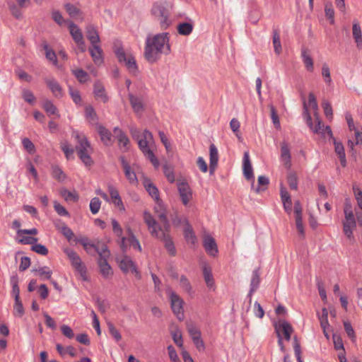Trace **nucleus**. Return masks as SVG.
Instances as JSON below:
<instances>
[{
  "mask_svg": "<svg viewBox=\"0 0 362 362\" xmlns=\"http://www.w3.org/2000/svg\"><path fill=\"white\" fill-rule=\"evenodd\" d=\"M89 52L95 65L100 66L103 64V52L99 45H92L89 48Z\"/></svg>",
  "mask_w": 362,
  "mask_h": 362,
  "instance_id": "nucleus-16",
  "label": "nucleus"
},
{
  "mask_svg": "<svg viewBox=\"0 0 362 362\" xmlns=\"http://www.w3.org/2000/svg\"><path fill=\"white\" fill-rule=\"evenodd\" d=\"M303 116L304 117V119L305 120L308 126L310 127V129L315 133H319L320 132V130L324 127V125L322 124V122L317 118V124L315 125H313L312 122V117L310 116V114L308 111V105L306 103L305 100H303Z\"/></svg>",
  "mask_w": 362,
  "mask_h": 362,
  "instance_id": "nucleus-10",
  "label": "nucleus"
},
{
  "mask_svg": "<svg viewBox=\"0 0 362 362\" xmlns=\"http://www.w3.org/2000/svg\"><path fill=\"white\" fill-rule=\"evenodd\" d=\"M22 144H23L24 148L29 153H33L35 152V145L28 138H24L22 140Z\"/></svg>",
  "mask_w": 362,
  "mask_h": 362,
  "instance_id": "nucleus-59",
  "label": "nucleus"
},
{
  "mask_svg": "<svg viewBox=\"0 0 362 362\" xmlns=\"http://www.w3.org/2000/svg\"><path fill=\"white\" fill-rule=\"evenodd\" d=\"M168 33L156 34L152 37L148 35L146 40L144 57L151 64L160 59L162 54L168 55L170 52Z\"/></svg>",
  "mask_w": 362,
  "mask_h": 362,
  "instance_id": "nucleus-1",
  "label": "nucleus"
},
{
  "mask_svg": "<svg viewBox=\"0 0 362 362\" xmlns=\"http://www.w3.org/2000/svg\"><path fill=\"white\" fill-rule=\"evenodd\" d=\"M72 137L76 142L75 149L78 158L86 167H91L94 163L90 156L93 149L87 137L83 133L78 131L72 132Z\"/></svg>",
  "mask_w": 362,
  "mask_h": 362,
  "instance_id": "nucleus-3",
  "label": "nucleus"
},
{
  "mask_svg": "<svg viewBox=\"0 0 362 362\" xmlns=\"http://www.w3.org/2000/svg\"><path fill=\"white\" fill-rule=\"evenodd\" d=\"M322 76L326 84L331 85L332 81L330 75V69L327 64L324 63L322 66Z\"/></svg>",
  "mask_w": 362,
  "mask_h": 362,
  "instance_id": "nucleus-43",
  "label": "nucleus"
},
{
  "mask_svg": "<svg viewBox=\"0 0 362 362\" xmlns=\"http://www.w3.org/2000/svg\"><path fill=\"white\" fill-rule=\"evenodd\" d=\"M325 12L326 17L330 20V23L333 24L334 23V11L331 3L325 4Z\"/></svg>",
  "mask_w": 362,
  "mask_h": 362,
  "instance_id": "nucleus-53",
  "label": "nucleus"
},
{
  "mask_svg": "<svg viewBox=\"0 0 362 362\" xmlns=\"http://www.w3.org/2000/svg\"><path fill=\"white\" fill-rule=\"evenodd\" d=\"M144 220L148 226L151 235L163 241L169 255L175 256L176 255V249L168 232H165L153 216L147 211L144 212Z\"/></svg>",
  "mask_w": 362,
  "mask_h": 362,
  "instance_id": "nucleus-2",
  "label": "nucleus"
},
{
  "mask_svg": "<svg viewBox=\"0 0 362 362\" xmlns=\"http://www.w3.org/2000/svg\"><path fill=\"white\" fill-rule=\"evenodd\" d=\"M115 235L118 237V240H117V244L119 245L122 252L123 253H126L128 250V244L127 243V238L122 235L123 230L122 228H119L118 230H113Z\"/></svg>",
  "mask_w": 362,
  "mask_h": 362,
  "instance_id": "nucleus-33",
  "label": "nucleus"
},
{
  "mask_svg": "<svg viewBox=\"0 0 362 362\" xmlns=\"http://www.w3.org/2000/svg\"><path fill=\"white\" fill-rule=\"evenodd\" d=\"M352 35L356 44V47L362 49V32L359 23L357 20H354L352 25Z\"/></svg>",
  "mask_w": 362,
  "mask_h": 362,
  "instance_id": "nucleus-20",
  "label": "nucleus"
},
{
  "mask_svg": "<svg viewBox=\"0 0 362 362\" xmlns=\"http://www.w3.org/2000/svg\"><path fill=\"white\" fill-rule=\"evenodd\" d=\"M288 183L291 189L296 190L298 189L297 176L293 173H290L287 176Z\"/></svg>",
  "mask_w": 362,
  "mask_h": 362,
  "instance_id": "nucleus-56",
  "label": "nucleus"
},
{
  "mask_svg": "<svg viewBox=\"0 0 362 362\" xmlns=\"http://www.w3.org/2000/svg\"><path fill=\"white\" fill-rule=\"evenodd\" d=\"M101 202L99 198L94 197L90 202V210L93 214H96L100 208Z\"/></svg>",
  "mask_w": 362,
  "mask_h": 362,
  "instance_id": "nucleus-51",
  "label": "nucleus"
},
{
  "mask_svg": "<svg viewBox=\"0 0 362 362\" xmlns=\"http://www.w3.org/2000/svg\"><path fill=\"white\" fill-rule=\"evenodd\" d=\"M125 254L126 253H124V255L121 257V259L117 258V262H119V268L124 273L132 272L135 274L136 277L140 279L141 274L139 271L137 269L135 263L130 257Z\"/></svg>",
  "mask_w": 362,
  "mask_h": 362,
  "instance_id": "nucleus-8",
  "label": "nucleus"
},
{
  "mask_svg": "<svg viewBox=\"0 0 362 362\" xmlns=\"http://www.w3.org/2000/svg\"><path fill=\"white\" fill-rule=\"evenodd\" d=\"M333 142H334V151L339 156L341 166L346 167V154H345L344 148L342 143L340 141H336V139L334 138H333Z\"/></svg>",
  "mask_w": 362,
  "mask_h": 362,
  "instance_id": "nucleus-25",
  "label": "nucleus"
},
{
  "mask_svg": "<svg viewBox=\"0 0 362 362\" xmlns=\"http://www.w3.org/2000/svg\"><path fill=\"white\" fill-rule=\"evenodd\" d=\"M301 57L303 59V62L305 64V66L306 69L308 71H313L314 69V65H313V60L310 55L309 54V51L306 48H303L301 50Z\"/></svg>",
  "mask_w": 362,
  "mask_h": 362,
  "instance_id": "nucleus-31",
  "label": "nucleus"
},
{
  "mask_svg": "<svg viewBox=\"0 0 362 362\" xmlns=\"http://www.w3.org/2000/svg\"><path fill=\"white\" fill-rule=\"evenodd\" d=\"M23 98L30 104H33L35 100V97L33 93L28 89H24L23 90Z\"/></svg>",
  "mask_w": 362,
  "mask_h": 362,
  "instance_id": "nucleus-64",
  "label": "nucleus"
},
{
  "mask_svg": "<svg viewBox=\"0 0 362 362\" xmlns=\"http://www.w3.org/2000/svg\"><path fill=\"white\" fill-rule=\"evenodd\" d=\"M115 55L120 63H124L129 72L136 74L138 66L134 57L130 54H126L122 47H117L115 50Z\"/></svg>",
  "mask_w": 362,
  "mask_h": 362,
  "instance_id": "nucleus-6",
  "label": "nucleus"
},
{
  "mask_svg": "<svg viewBox=\"0 0 362 362\" xmlns=\"http://www.w3.org/2000/svg\"><path fill=\"white\" fill-rule=\"evenodd\" d=\"M60 194L64 198L66 202L73 201L77 202L78 200V195L76 192H72L68 189L63 188L60 191Z\"/></svg>",
  "mask_w": 362,
  "mask_h": 362,
  "instance_id": "nucleus-42",
  "label": "nucleus"
},
{
  "mask_svg": "<svg viewBox=\"0 0 362 362\" xmlns=\"http://www.w3.org/2000/svg\"><path fill=\"white\" fill-rule=\"evenodd\" d=\"M42 47L45 51L46 58L49 61L52 62L54 64H57V55H56L54 51L49 47V45L47 44V42H44L42 44Z\"/></svg>",
  "mask_w": 362,
  "mask_h": 362,
  "instance_id": "nucleus-40",
  "label": "nucleus"
},
{
  "mask_svg": "<svg viewBox=\"0 0 362 362\" xmlns=\"http://www.w3.org/2000/svg\"><path fill=\"white\" fill-rule=\"evenodd\" d=\"M45 83L55 97H62L63 91L62 86L54 78H47Z\"/></svg>",
  "mask_w": 362,
  "mask_h": 362,
  "instance_id": "nucleus-24",
  "label": "nucleus"
},
{
  "mask_svg": "<svg viewBox=\"0 0 362 362\" xmlns=\"http://www.w3.org/2000/svg\"><path fill=\"white\" fill-rule=\"evenodd\" d=\"M108 329L110 334L112 335V337L115 339L117 341H119L122 339V335L120 334L119 332L115 328V327L112 323H108Z\"/></svg>",
  "mask_w": 362,
  "mask_h": 362,
  "instance_id": "nucleus-63",
  "label": "nucleus"
},
{
  "mask_svg": "<svg viewBox=\"0 0 362 362\" xmlns=\"http://www.w3.org/2000/svg\"><path fill=\"white\" fill-rule=\"evenodd\" d=\"M344 327L347 336L353 342H354L356 341V334L351 322L349 321H344Z\"/></svg>",
  "mask_w": 362,
  "mask_h": 362,
  "instance_id": "nucleus-48",
  "label": "nucleus"
},
{
  "mask_svg": "<svg viewBox=\"0 0 362 362\" xmlns=\"http://www.w3.org/2000/svg\"><path fill=\"white\" fill-rule=\"evenodd\" d=\"M127 242H128L129 245L132 246L134 249L138 250L139 252L142 251L140 243L135 235H132V238H127Z\"/></svg>",
  "mask_w": 362,
  "mask_h": 362,
  "instance_id": "nucleus-61",
  "label": "nucleus"
},
{
  "mask_svg": "<svg viewBox=\"0 0 362 362\" xmlns=\"http://www.w3.org/2000/svg\"><path fill=\"white\" fill-rule=\"evenodd\" d=\"M68 28L69 30V33L75 42H78L83 40V36L81 30L78 27L76 24H75L73 22H69Z\"/></svg>",
  "mask_w": 362,
  "mask_h": 362,
  "instance_id": "nucleus-26",
  "label": "nucleus"
},
{
  "mask_svg": "<svg viewBox=\"0 0 362 362\" xmlns=\"http://www.w3.org/2000/svg\"><path fill=\"white\" fill-rule=\"evenodd\" d=\"M119 160L124 169V175L127 179L132 184H136L138 182V180L136 175V173L134 170H132L131 167L128 162L126 160L124 156L119 157Z\"/></svg>",
  "mask_w": 362,
  "mask_h": 362,
  "instance_id": "nucleus-14",
  "label": "nucleus"
},
{
  "mask_svg": "<svg viewBox=\"0 0 362 362\" xmlns=\"http://www.w3.org/2000/svg\"><path fill=\"white\" fill-rule=\"evenodd\" d=\"M152 14L158 18L162 29H167L171 24L170 11L165 2L156 3L151 10Z\"/></svg>",
  "mask_w": 362,
  "mask_h": 362,
  "instance_id": "nucleus-5",
  "label": "nucleus"
},
{
  "mask_svg": "<svg viewBox=\"0 0 362 362\" xmlns=\"http://www.w3.org/2000/svg\"><path fill=\"white\" fill-rule=\"evenodd\" d=\"M274 326L277 337H279V334L282 337L288 332H293L292 326L284 320H279L278 322L274 323Z\"/></svg>",
  "mask_w": 362,
  "mask_h": 362,
  "instance_id": "nucleus-15",
  "label": "nucleus"
},
{
  "mask_svg": "<svg viewBox=\"0 0 362 362\" xmlns=\"http://www.w3.org/2000/svg\"><path fill=\"white\" fill-rule=\"evenodd\" d=\"M93 94L96 99L101 100L104 103L109 100L103 84L99 81H95L93 85Z\"/></svg>",
  "mask_w": 362,
  "mask_h": 362,
  "instance_id": "nucleus-17",
  "label": "nucleus"
},
{
  "mask_svg": "<svg viewBox=\"0 0 362 362\" xmlns=\"http://www.w3.org/2000/svg\"><path fill=\"white\" fill-rule=\"evenodd\" d=\"M86 37L90 41L91 46L99 45L100 39L95 27L92 24H88L86 28Z\"/></svg>",
  "mask_w": 362,
  "mask_h": 362,
  "instance_id": "nucleus-19",
  "label": "nucleus"
},
{
  "mask_svg": "<svg viewBox=\"0 0 362 362\" xmlns=\"http://www.w3.org/2000/svg\"><path fill=\"white\" fill-rule=\"evenodd\" d=\"M144 185L146 190L155 200H159V192L158 188L151 182L150 180L145 178L144 180Z\"/></svg>",
  "mask_w": 362,
  "mask_h": 362,
  "instance_id": "nucleus-30",
  "label": "nucleus"
},
{
  "mask_svg": "<svg viewBox=\"0 0 362 362\" xmlns=\"http://www.w3.org/2000/svg\"><path fill=\"white\" fill-rule=\"evenodd\" d=\"M129 99L135 113L141 115L144 110V105L141 100L132 93L129 94Z\"/></svg>",
  "mask_w": 362,
  "mask_h": 362,
  "instance_id": "nucleus-28",
  "label": "nucleus"
},
{
  "mask_svg": "<svg viewBox=\"0 0 362 362\" xmlns=\"http://www.w3.org/2000/svg\"><path fill=\"white\" fill-rule=\"evenodd\" d=\"M98 132L100 136L101 141L106 146H110L112 144V134L105 127L100 125L98 127Z\"/></svg>",
  "mask_w": 362,
  "mask_h": 362,
  "instance_id": "nucleus-29",
  "label": "nucleus"
},
{
  "mask_svg": "<svg viewBox=\"0 0 362 362\" xmlns=\"http://www.w3.org/2000/svg\"><path fill=\"white\" fill-rule=\"evenodd\" d=\"M273 45L274 47V52L276 54H280L281 52V45L280 41V35L277 30H274L273 33Z\"/></svg>",
  "mask_w": 362,
  "mask_h": 362,
  "instance_id": "nucleus-46",
  "label": "nucleus"
},
{
  "mask_svg": "<svg viewBox=\"0 0 362 362\" xmlns=\"http://www.w3.org/2000/svg\"><path fill=\"white\" fill-rule=\"evenodd\" d=\"M31 250L42 255H47L48 254L47 248L41 244L33 245Z\"/></svg>",
  "mask_w": 362,
  "mask_h": 362,
  "instance_id": "nucleus-58",
  "label": "nucleus"
},
{
  "mask_svg": "<svg viewBox=\"0 0 362 362\" xmlns=\"http://www.w3.org/2000/svg\"><path fill=\"white\" fill-rule=\"evenodd\" d=\"M160 209H158L157 208L155 209L156 212L157 213L158 217L160 220V221L163 223V230L165 232H168L170 229V223L168 221V219L167 218L166 211L164 209L161 207V206H159Z\"/></svg>",
  "mask_w": 362,
  "mask_h": 362,
  "instance_id": "nucleus-32",
  "label": "nucleus"
},
{
  "mask_svg": "<svg viewBox=\"0 0 362 362\" xmlns=\"http://www.w3.org/2000/svg\"><path fill=\"white\" fill-rule=\"evenodd\" d=\"M110 255V252L107 246L103 245L102 247V252H100L98 265L100 269V272L105 278H107L112 274L111 267L107 263V259Z\"/></svg>",
  "mask_w": 362,
  "mask_h": 362,
  "instance_id": "nucleus-7",
  "label": "nucleus"
},
{
  "mask_svg": "<svg viewBox=\"0 0 362 362\" xmlns=\"http://www.w3.org/2000/svg\"><path fill=\"white\" fill-rule=\"evenodd\" d=\"M172 336H173V339L174 343L180 347L182 346L183 339H182L181 331L179 329H176V330H175L172 333Z\"/></svg>",
  "mask_w": 362,
  "mask_h": 362,
  "instance_id": "nucleus-57",
  "label": "nucleus"
},
{
  "mask_svg": "<svg viewBox=\"0 0 362 362\" xmlns=\"http://www.w3.org/2000/svg\"><path fill=\"white\" fill-rule=\"evenodd\" d=\"M345 221L344 223L349 224L352 226H356V221L352 211V207L350 203L346 202L344 209Z\"/></svg>",
  "mask_w": 362,
  "mask_h": 362,
  "instance_id": "nucleus-23",
  "label": "nucleus"
},
{
  "mask_svg": "<svg viewBox=\"0 0 362 362\" xmlns=\"http://www.w3.org/2000/svg\"><path fill=\"white\" fill-rule=\"evenodd\" d=\"M260 283L259 269H255L252 272V279L250 281V288L248 296H250L259 287Z\"/></svg>",
  "mask_w": 362,
  "mask_h": 362,
  "instance_id": "nucleus-27",
  "label": "nucleus"
},
{
  "mask_svg": "<svg viewBox=\"0 0 362 362\" xmlns=\"http://www.w3.org/2000/svg\"><path fill=\"white\" fill-rule=\"evenodd\" d=\"M137 141L139 148L144 156L150 160L156 168H158L160 163L153 151L150 148V146L154 142L152 133L145 129L143 132L142 138H137Z\"/></svg>",
  "mask_w": 362,
  "mask_h": 362,
  "instance_id": "nucleus-4",
  "label": "nucleus"
},
{
  "mask_svg": "<svg viewBox=\"0 0 362 362\" xmlns=\"http://www.w3.org/2000/svg\"><path fill=\"white\" fill-rule=\"evenodd\" d=\"M171 309L178 320L182 321L184 319L183 300L175 292H172L170 296Z\"/></svg>",
  "mask_w": 362,
  "mask_h": 362,
  "instance_id": "nucleus-9",
  "label": "nucleus"
},
{
  "mask_svg": "<svg viewBox=\"0 0 362 362\" xmlns=\"http://www.w3.org/2000/svg\"><path fill=\"white\" fill-rule=\"evenodd\" d=\"M177 189L182 204L187 206L192 199V192L189 185L185 182H181L178 183Z\"/></svg>",
  "mask_w": 362,
  "mask_h": 362,
  "instance_id": "nucleus-11",
  "label": "nucleus"
},
{
  "mask_svg": "<svg viewBox=\"0 0 362 362\" xmlns=\"http://www.w3.org/2000/svg\"><path fill=\"white\" fill-rule=\"evenodd\" d=\"M203 276L207 286L212 288L214 286V281L211 269L204 266L203 268Z\"/></svg>",
  "mask_w": 362,
  "mask_h": 362,
  "instance_id": "nucleus-41",
  "label": "nucleus"
},
{
  "mask_svg": "<svg viewBox=\"0 0 362 362\" xmlns=\"http://www.w3.org/2000/svg\"><path fill=\"white\" fill-rule=\"evenodd\" d=\"M72 73L80 83H84L88 80V74L81 69L73 70Z\"/></svg>",
  "mask_w": 362,
  "mask_h": 362,
  "instance_id": "nucleus-45",
  "label": "nucleus"
},
{
  "mask_svg": "<svg viewBox=\"0 0 362 362\" xmlns=\"http://www.w3.org/2000/svg\"><path fill=\"white\" fill-rule=\"evenodd\" d=\"M243 174L247 180H252V187H254V175L248 152L243 155Z\"/></svg>",
  "mask_w": 362,
  "mask_h": 362,
  "instance_id": "nucleus-13",
  "label": "nucleus"
},
{
  "mask_svg": "<svg viewBox=\"0 0 362 362\" xmlns=\"http://www.w3.org/2000/svg\"><path fill=\"white\" fill-rule=\"evenodd\" d=\"M52 176L59 182H63L66 178V174L58 165L52 167Z\"/></svg>",
  "mask_w": 362,
  "mask_h": 362,
  "instance_id": "nucleus-39",
  "label": "nucleus"
},
{
  "mask_svg": "<svg viewBox=\"0 0 362 362\" xmlns=\"http://www.w3.org/2000/svg\"><path fill=\"white\" fill-rule=\"evenodd\" d=\"M187 328L192 339L201 337V332L192 323H188Z\"/></svg>",
  "mask_w": 362,
  "mask_h": 362,
  "instance_id": "nucleus-55",
  "label": "nucleus"
},
{
  "mask_svg": "<svg viewBox=\"0 0 362 362\" xmlns=\"http://www.w3.org/2000/svg\"><path fill=\"white\" fill-rule=\"evenodd\" d=\"M281 158L285 167L287 169H289L291 166V153L288 145L286 142H283L281 144Z\"/></svg>",
  "mask_w": 362,
  "mask_h": 362,
  "instance_id": "nucleus-21",
  "label": "nucleus"
},
{
  "mask_svg": "<svg viewBox=\"0 0 362 362\" xmlns=\"http://www.w3.org/2000/svg\"><path fill=\"white\" fill-rule=\"evenodd\" d=\"M117 139L119 145H122L124 148L125 151L129 148L128 145L129 144V139L126 136L124 133H121L120 134L117 135Z\"/></svg>",
  "mask_w": 362,
  "mask_h": 362,
  "instance_id": "nucleus-62",
  "label": "nucleus"
},
{
  "mask_svg": "<svg viewBox=\"0 0 362 362\" xmlns=\"http://www.w3.org/2000/svg\"><path fill=\"white\" fill-rule=\"evenodd\" d=\"M257 182H258V187L256 189H255V191L256 192H259L260 191H264L266 189L267 186L269 183V178L264 175L259 176L258 179H257Z\"/></svg>",
  "mask_w": 362,
  "mask_h": 362,
  "instance_id": "nucleus-44",
  "label": "nucleus"
},
{
  "mask_svg": "<svg viewBox=\"0 0 362 362\" xmlns=\"http://www.w3.org/2000/svg\"><path fill=\"white\" fill-rule=\"evenodd\" d=\"M280 195L284 210L290 214L292 211V201L289 193L283 185L280 188Z\"/></svg>",
  "mask_w": 362,
  "mask_h": 362,
  "instance_id": "nucleus-18",
  "label": "nucleus"
},
{
  "mask_svg": "<svg viewBox=\"0 0 362 362\" xmlns=\"http://www.w3.org/2000/svg\"><path fill=\"white\" fill-rule=\"evenodd\" d=\"M45 111L49 115H57V117H59V115L58 114V110L57 107L52 103V101L47 100L44 102L42 105Z\"/></svg>",
  "mask_w": 362,
  "mask_h": 362,
  "instance_id": "nucleus-38",
  "label": "nucleus"
},
{
  "mask_svg": "<svg viewBox=\"0 0 362 362\" xmlns=\"http://www.w3.org/2000/svg\"><path fill=\"white\" fill-rule=\"evenodd\" d=\"M193 28L194 26L192 23L188 22H183L177 25V30L180 35L187 36L192 33Z\"/></svg>",
  "mask_w": 362,
  "mask_h": 362,
  "instance_id": "nucleus-36",
  "label": "nucleus"
},
{
  "mask_svg": "<svg viewBox=\"0 0 362 362\" xmlns=\"http://www.w3.org/2000/svg\"><path fill=\"white\" fill-rule=\"evenodd\" d=\"M209 170L211 173H213V172L215 170L216 167L217 166L218 161V149L214 144H211L209 146Z\"/></svg>",
  "mask_w": 362,
  "mask_h": 362,
  "instance_id": "nucleus-22",
  "label": "nucleus"
},
{
  "mask_svg": "<svg viewBox=\"0 0 362 362\" xmlns=\"http://www.w3.org/2000/svg\"><path fill=\"white\" fill-rule=\"evenodd\" d=\"M352 189L354 194V197L357 202V204L362 210V190L356 185H353Z\"/></svg>",
  "mask_w": 362,
  "mask_h": 362,
  "instance_id": "nucleus-50",
  "label": "nucleus"
},
{
  "mask_svg": "<svg viewBox=\"0 0 362 362\" xmlns=\"http://www.w3.org/2000/svg\"><path fill=\"white\" fill-rule=\"evenodd\" d=\"M54 208L56 212L61 216H69V214L67 210L59 203L54 201Z\"/></svg>",
  "mask_w": 362,
  "mask_h": 362,
  "instance_id": "nucleus-60",
  "label": "nucleus"
},
{
  "mask_svg": "<svg viewBox=\"0 0 362 362\" xmlns=\"http://www.w3.org/2000/svg\"><path fill=\"white\" fill-rule=\"evenodd\" d=\"M184 236L188 243H190L194 245L196 244L197 237L187 221H186V226L184 229Z\"/></svg>",
  "mask_w": 362,
  "mask_h": 362,
  "instance_id": "nucleus-34",
  "label": "nucleus"
},
{
  "mask_svg": "<svg viewBox=\"0 0 362 362\" xmlns=\"http://www.w3.org/2000/svg\"><path fill=\"white\" fill-rule=\"evenodd\" d=\"M318 318L320 320V326L322 329H323L324 334L326 337L328 338V335L326 333V329L329 327V324L328 322V311L327 308H324L322 310V313L320 315L318 314Z\"/></svg>",
  "mask_w": 362,
  "mask_h": 362,
  "instance_id": "nucleus-35",
  "label": "nucleus"
},
{
  "mask_svg": "<svg viewBox=\"0 0 362 362\" xmlns=\"http://www.w3.org/2000/svg\"><path fill=\"white\" fill-rule=\"evenodd\" d=\"M61 148L67 159H69L71 157L73 156L74 149L70 146V144L68 142L62 143Z\"/></svg>",
  "mask_w": 362,
  "mask_h": 362,
  "instance_id": "nucleus-52",
  "label": "nucleus"
},
{
  "mask_svg": "<svg viewBox=\"0 0 362 362\" xmlns=\"http://www.w3.org/2000/svg\"><path fill=\"white\" fill-rule=\"evenodd\" d=\"M33 272H37L41 276H44L46 279L51 278L52 272L47 267H40L38 269H33Z\"/></svg>",
  "mask_w": 362,
  "mask_h": 362,
  "instance_id": "nucleus-54",
  "label": "nucleus"
},
{
  "mask_svg": "<svg viewBox=\"0 0 362 362\" xmlns=\"http://www.w3.org/2000/svg\"><path fill=\"white\" fill-rule=\"evenodd\" d=\"M61 232L69 243H71V241L74 242V239L76 238L73 230L66 225H64L62 227Z\"/></svg>",
  "mask_w": 362,
  "mask_h": 362,
  "instance_id": "nucleus-47",
  "label": "nucleus"
},
{
  "mask_svg": "<svg viewBox=\"0 0 362 362\" xmlns=\"http://www.w3.org/2000/svg\"><path fill=\"white\" fill-rule=\"evenodd\" d=\"M64 252L69 257L72 267L76 266L82 262L79 255L72 249L66 248L64 250Z\"/></svg>",
  "mask_w": 362,
  "mask_h": 362,
  "instance_id": "nucleus-37",
  "label": "nucleus"
},
{
  "mask_svg": "<svg viewBox=\"0 0 362 362\" xmlns=\"http://www.w3.org/2000/svg\"><path fill=\"white\" fill-rule=\"evenodd\" d=\"M64 8L71 18H75L81 13V11L71 4H66Z\"/></svg>",
  "mask_w": 362,
  "mask_h": 362,
  "instance_id": "nucleus-49",
  "label": "nucleus"
},
{
  "mask_svg": "<svg viewBox=\"0 0 362 362\" xmlns=\"http://www.w3.org/2000/svg\"><path fill=\"white\" fill-rule=\"evenodd\" d=\"M203 247L206 253L213 257L216 256L218 252L214 238L209 235L204 237Z\"/></svg>",
  "mask_w": 362,
  "mask_h": 362,
  "instance_id": "nucleus-12",
  "label": "nucleus"
}]
</instances>
